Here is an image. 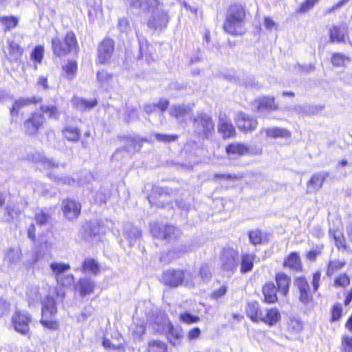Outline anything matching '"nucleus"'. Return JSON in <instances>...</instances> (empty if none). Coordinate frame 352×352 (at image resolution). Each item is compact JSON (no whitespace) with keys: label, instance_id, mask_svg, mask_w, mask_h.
<instances>
[{"label":"nucleus","instance_id":"nucleus-1","mask_svg":"<svg viewBox=\"0 0 352 352\" xmlns=\"http://www.w3.org/2000/svg\"><path fill=\"white\" fill-rule=\"evenodd\" d=\"M58 120L60 111L55 105H41L38 110L32 111L23 121L21 131L25 136L32 138L38 135L44 129L46 124V118Z\"/></svg>","mask_w":352,"mask_h":352},{"label":"nucleus","instance_id":"nucleus-2","mask_svg":"<svg viewBox=\"0 0 352 352\" xmlns=\"http://www.w3.org/2000/svg\"><path fill=\"white\" fill-rule=\"evenodd\" d=\"M248 14L245 3L234 2L230 4L222 25L224 32L234 36L242 35Z\"/></svg>","mask_w":352,"mask_h":352},{"label":"nucleus","instance_id":"nucleus-3","mask_svg":"<svg viewBox=\"0 0 352 352\" xmlns=\"http://www.w3.org/2000/svg\"><path fill=\"white\" fill-rule=\"evenodd\" d=\"M50 45L53 56L56 58H62L71 54L78 56L80 50L77 36L71 30L63 36L56 31L51 39Z\"/></svg>","mask_w":352,"mask_h":352},{"label":"nucleus","instance_id":"nucleus-4","mask_svg":"<svg viewBox=\"0 0 352 352\" xmlns=\"http://www.w3.org/2000/svg\"><path fill=\"white\" fill-rule=\"evenodd\" d=\"M58 309L55 299L52 296H46L41 302V317L40 323L43 328L56 331L59 329L60 322L54 317Z\"/></svg>","mask_w":352,"mask_h":352},{"label":"nucleus","instance_id":"nucleus-5","mask_svg":"<svg viewBox=\"0 0 352 352\" xmlns=\"http://www.w3.org/2000/svg\"><path fill=\"white\" fill-rule=\"evenodd\" d=\"M192 123L196 135L201 139H208L214 133L215 124L212 116L201 111L192 118Z\"/></svg>","mask_w":352,"mask_h":352},{"label":"nucleus","instance_id":"nucleus-6","mask_svg":"<svg viewBox=\"0 0 352 352\" xmlns=\"http://www.w3.org/2000/svg\"><path fill=\"white\" fill-rule=\"evenodd\" d=\"M150 233L153 237L168 243L178 241L182 235V232L178 228L169 223L161 225L153 223L150 226Z\"/></svg>","mask_w":352,"mask_h":352},{"label":"nucleus","instance_id":"nucleus-7","mask_svg":"<svg viewBox=\"0 0 352 352\" xmlns=\"http://www.w3.org/2000/svg\"><path fill=\"white\" fill-rule=\"evenodd\" d=\"M32 322L31 314L25 310H15L11 317V324L15 331L27 336L30 333V324Z\"/></svg>","mask_w":352,"mask_h":352},{"label":"nucleus","instance_id":"nucleus-8","mask_svg":"<svg viewBox=\"0 0 352 352\" xmlns=\"http://www.w3.org/2000/svg\"><path fill=\"white\" fill-rule=\"evenodd\" d=\"M173 192V189L168 187L153 186L147 195V200L151 206L163 208L171 204V201H168L167 199L171 197Z\"/></svg>","mask_w":352,"mask_h":352},{"label":"nucleus","instance_id":"nucleus-9","mask_svg":"<svg viewBox=\"0 0 352 352\" xmlns=\"http://www.w3.org/2000/svg\"><path fill=\"white\" fill-rule=\"evenodd\" d=\"M252 107L254 113H272L280 109L275 97L270 95H263L256 98L252 102Z\"/></svg>","mask_w":352,"mask_h":352},{"label":"nucleus","instance_id":"nucleus-10","mask_svg":"<svg viewBox=\"0 0 352 352\" xmlns=\"http://www.w3.org/2000/svg\"><path fill=\"white\" fill-rule=\"evenodd\" d=\"M60 209L64 218L67 221L74 222L78 219L81 214L82 205L80 201L67 197L62 200Z\"/></svg>","mask_w":352,"mask_h":352},{"label":"nucleus","instance_id":"nucleus-11","mask_svg":"<svg viewBox=\"0 0 352 352\" xmlns=\"http://www.w3.org/2000/svg\"><path fill=\"white\" fill-rule=\"evenodd\" d=\"M187 271L182 269H168L164 271L160 281L164 285L175 288L183 285Z\"/></svg>","mask_w":352,"mask_h":352},{"label":"nucleus","instance_id":"nucleus-12","mask_svg":"<svg viewBox=\"0 0 352 352\" xmlns=\"http://www.w3.org/2000/svg\"><path fill=\"white\" fill-rule=\"evenodd\" d=\"M115 41L110 37H104L98 44L97 59L100 65L109 63L114 52Z\"/></svg>","mask_w":352,"mask_h":352},{"label":"nucleus","instance_id":"nucleus-13","mask_svg":"<svg viewBox=\"0 0 352 352\" xmlns=\"http://www.w3.org/2000/svg\"><path fill=\"white\" fill-rule=\"evenodd\" d=\"M234 122L239 130L243 133L254 131L258 125V122L255 118L242 111L236 113Z\"/></svg>","mask_w":352,"mask_h":352},{"label":"nucleus","instance_id":"nucleus-14","mask_svg":"<svg viewBox=\"0 0 352 352\" xmlns=\"http://www.w3.org/2000/svg\"><path fill=\"white\" fill-rule=\"evenodd\" d=\"M294 284L299 292V300L304 305L311 303L314 300V296L306 276L300 275L296 277Z\"/></svg>","mask_w":352,"mask_h":352},{"label":"nucleus","instance_id":"nucleus-15","mask_svg":"<svg viewBox=\"0 0 352 352\" xmlns=\"http://www.w3.org/2000/svg\"><path fill=\"white\" fill-rule=\"evenodd\" d=\"M238 254V251L232 247L223 248L221 254V261L223 270L232 272L236 270L239 265L236 262Z\"/></svg>","mask_w":352,"mask_h":352},{"label":"nucleus","instance_id":"nucleus-16","mask_svg":"<svg viewBox=\"0 0 352 352\" xmlns=\"http://www.w3.org/2000/svg\"><path fill=\"white\" fill-rule=\"evenodd\" d=\"M282 266L293 272L300 273L304 271V264L300 254L296 251L290 252L284 257Z\"/></svg>","mask_w":352,"mask_h":352},{"label":"nucleus","instance_id":"nucleus-17","mask_svg":"<svg viewBox=\"0 0 352 352\" xmlns=\"http://www.w3.org/2000/svg\"><path fill=\"white\" fill-rule=\"evenodd\" d=\"M330 43H345L349 38V27L346 23H342L333 25L329 30Z\"/></svg>","mask_w":352,"mask_h":352},{"label":"nucleus","instance_id":"nucleus-18","mask_svg":"<svg viewBox=\"0 0 352 352\" xmlns=\"http://www.w3.org/2000/svg\"><path fill=\"white\" fill-rule=\"evenodd\" d=\"M25 52L24 48L14 40L7 41L6 50L4 56L6 60L10 63H18L21 60Z\"/></svg>","mask_w":352,"mask_h":352},{"label":"nucleus","instance_id":"nucleus-19","mask_svg":"<svg viewBox=\"0 0 352 352\" xmlns=\"http://www.w3.org/2000/svg\"><path fill=\"white\" fill-rule=\"evenodd\" d=\"M217 130L222 139L228 140L236 137L237 132L230 118L224 115L218 119Z\"/></svg>","mask_w":352,"mask_h":352},{"label":"nucleus","instance_id":"nucleus-20","mask_svg":"<svg viewBox=\"0 0 352 352\" xmlns=\"http://www.w3.org/2000/svg\"><path fill=\"white\" fill-rule=\"evenodd\" d=\"M43 98L41 97L32 96L28 98H20L15 100L10 108V116L13 118H17L21 111L25 107L41 103Z\"/></svg>","mask_w":352,"mask_h":352},{"label":"nucleus","instance_id":"nucleus-21","mask_svg":"<svg viewBox=\"0 0 352 352\" xmlns=\"http://www.w3.org/2000/svg\"><path fill=\"white\" fill-rule=\"evenodd\" d=\"M274 279L275 287L278 291V293L281 296L287 297L289 294L292 283L291 276L285 272L279 271L276 272Z\"/></svg>","mask_w":352,"mask_h":352},{"label":"nucleus","instance_id":"nucleus-22","mask_svg":"<svg viewBox=\"0 0 352 352\" xmlns=\"http://www.w3.org/2000/svg\"><path fill=\"white\" fill-rule=\"evenodd\" d=\"M102 234L100 223L91 220L86 221L82 225L81 236L83 240L90 241Z\"/></svg>","mask_w":352,"mask_h":352},{"label":"nucleus","instance_id":"nucleus-23","mask_svg":"<svg viewBox=\"0 0 352 352\" xmlns=\"http://www.w3.org/2000/svg\"><path fill=\"white\" fill-rule=\"evenodd\" d=\"M263 296V302L267 305L275 304L278 301V291L275 287L274 282L269 280L265 282L261 288Z\"/></svg>","mask_w":352,"mask_h":352},{"label":"nucleus","instance_id":"nucleus-24","mask_svg":"<svg viewBox=\"0 0 352 352\" xmlns=\"http://www.w3.org/2000/svg\"><path fill=\"white\" fill-rule=\"evenodd\" d=\"M60 75L68 80H74L78 74V63L76 59H67L60 67Z\"/></svg>","mask_w":352,"mask_h":352},{"label":"nucleus","instance_id":"nucleus-25","mask_svg":"<svg viewBox=\"0 0 352 352\" xmlns=\"http://www.w3.org/2000/svg\"><path fill=\"white\" fill-rule=\"evenodd\" d=\"M263 312L264 310L256 300L249 302L245 307L247 317L254 323L261 322Z\"/></svg>","mask_w":352,"mask_h":352},{"label":"nucleus","instance_id":"nucleus-26","mask_svg":"<svg viewBox=\"0 0 352 352\" xmlns=\"http://www.w3.org/2000/svg\"><path fill=\"white\" fill-rule=\"evenodd\" d=\"M184 338V331L181 327L174 326L170 322L168 325L166 338L168 342L173 346L182 344Z\"/></svg>","mask_w":352,"mask_h":352},{"label":"nucleus","instance_id":"nucleus-27","mask_svg":"<svg viewBox=\"0 0 352 352\" xmlns=\"http://www.w3.org/2000/svg\"><path fill=\"white\" fill-rule=\"evenodd\" d=\"M225 151L228 156H244L250 153V147L245 144L240 142H234L228 144Z\"/></svg>","mask_w":352,"mask_h":352},{"label":"nucleus","instance_id":"nucleus-28","mask_svg":"<svg viewBox=\"0 0 352 352\" xmlns=\"http://www.w3.org/2000/svg\"><path fill=\"white\" fill-rule=\"evenodd\" d=\"M63 140L71 143H77L81 140L82 131L79 126L67 125L61 130Z\"/></svg>","mask_w":352,"mask_h":352},{"label":"nucleus","instance_id":"nucleus-29","mask_svg":"<svg viewBox=\"0 0 352 352\" xmlns=\"http://www.w3.org/2000/svg\"><path fill=\"white\" fill-rule=\"evenodd\" d=\"M281 320V314L279 309L276 307H269L264 310L261 322L269 327L275 326Z\"/></svg>","mask_w":352,"mask_h":352},{"label":"nucleus","instance_id":"nucleus-30","mask_svg":"<svg viewBox=\"0 0 352 352\" xmlns=\"http://www.w3.org/2000/svg\"><path fill=\"white\" fill-rule=\"evenodd\" d=\"M329 175L327 172H318L313 174L307 182L308 190L318 191L320 190Z\"/></svg>","mask_w":352,"mask_h":352},{"label":"nucleus","instance_id":"nucleus-31","mask_svg":"<svg viewBox=\"0 0 352 352\" xmlns=\"http://www.w3.org/2000/svg\"><path fill=\"white\" fill-rule=\"evenodd\" d=\"M256 255L254 253H242L240 256V273L245 274L250 272L254 266Z\"/></svg>","mask_w":352,"mask_h":352},{"label":"nucleus","instance_id":"nucleus-32","mask_svg":"<svg viewBox=\"0 0 352 352\" xmlns=\"http://www.w3.org/2000/svg\"><path fill=\"white\" fill-rule=\"evenodd\" d=\"M330 236L333 239L335 246L338 250L351 252V248L346 243L344 234L338 230H329Z\"/></svg>","mask_w":352,"mask_h":352},{"label":"nucleus","instance_id":"nucleus-33","mask_svg":"<svg viewBox=\"0 0 352 352\" xmlns=\"http://www.w3.org/2000/svg\"><path fill=\"white\" fill-rule=\"evenodd\" d=\"M248 236L250 243L254 246L267 243L269 241V234L260 229L250 230Z\"/></svg>","mask_w":352,"mask_h":352},{"label":"nucleus","instance_id":"nucleus-34","mask_svg":"<svg viewBox=\"0 0 352 352\" xmlns=\"http://www.w3.org/2000/svg\"><path fill=\"white\" fill-rule=\"evenodd\" d=\"M77 287L79 294L84 297L94 292L96 284L89 278H81L78 281Z\"/></svg>","mask_w":352,"mask_h":352},{"label":"nucleus","instance_id":"nucleus-35","mask_svg":"<svg viewBox=\"0 0 352 352\" xmlns=\"http://www.w3.org/2000/svg\"><path fill=\"white\" fill-rule=\"evenodd\" d=\"M38 165L39 166L38 168L39 170L45 171L47 174V176L50 178H54L55 180L58 178L54 175V170L59 168V165L51 160L47 159L45 157L38 160Z\"/></svg>","mask_w":352,"mask_h":352},{"label":"nucleus","instance_id":"nucleus-36","mask_svg":"<svg viewBox=\"0 0 352 352\" xmlns=\"http://www.w3.org/2000/svg\"><path fill=\"white\" fill-rule=\"evenodd\" d=\"M304 330L303 322L296 318H290L286 326V332L291 337L298 336Z\"/></svg>","mask_w":352,"mask_h":352},{"label":"nucleus","instance_id":"nucleus-37","mask_svg":"<svg viewBox=\"0 0 352 352\" xmlns=\"http://www.w3.org/2000/svg\"><path fill=\"white\" fill-rule=\"evenodd\" d=\"M265 132L266 136L271 139H286L290 138L292 136V133L289 130L278 126L267 128L265 129Z\"/></svg>","mask_w":352,"mask_h":352},{"label":"nucleus","instance_id":"nucleus-38","mask_svg":"<svg viewBox=\"0 0 352 352\" xmlns=\"http://www.w3.org/2000/svg\"><path fill=\"white\" fill-rule=\"evenodd\" d=\"M81 271L83 273H91L97 275L100 272V266L94 258H87L82 263Z\"/></svg>","mask_w":352,"mask_h":352},{"label":"nucleus","instance_id":"nucleus-39","mask_svg":"<svg viewBox=\"0 0 352 352\" xmlns=\"http://www.w3.org/2000/svg\"><path fill=\"white\" fill-rule=\"evenodd\" d=\"M19 19L14 15H0V23L5 32L16 28L19 25Z\"/></svg>","mask_w":352,"mask_h":352},{"label":"nucleus","instance_id":"nucleus-40","mask_svg":"<svg viewBox=\"0 0 352 352\" xmlns=\"http://www.w3.org/2000/svg\"><path fill=\"white\" fill-rule=\"evenodd\" d=\"M146 352H168V346L164 341L151 340L147 343Z\"/></svg>","mask_w":352,"mask_h":352},{"label":"nucleus","instance_id":"nucleus-41","mask_svg":"<svg viewBox=\"0 0 352 352\" xmlns=\"http://www.w3.org/2000/svg\"><path fill=\"white\" fill-rule=\"evenodd\" d=\"M351 281L350 275L343 272L335 276L333 285L336 288H346L350 285Z\"/></svg>","mask_w":352,"mask_h":352},{"label":"nucleus","instance_id":"nucleus-42","mask_svg":"<svg viewBox=\"0 0 352 352\" xmlns=\"http://www.w3.org/2000/svg\"><path fill=\"white\" fill-rule=\"evenodd\" d=\"M97 104L98 100L96 98L88 100L85 98H78L75 99L74 102V107L82 111L89 110L96 106Z\"/></svg>","mask_w":352,"mask_h":352},{"label":"nucleus","instance_id":"nucleus-43","mask_svg":"<svg viewBox=\"0 0 352 352\" xmlns=\"http://www.w3.org/2000/svg\"><path fill=\"white\" fill-rule=\"evenodd\" d=\"M350 61L351 57L341 52H334L331 56V63L335 67H345L346 63Z\"/></svg>","mask_w":352,"mask_h":352},{"label":"nucleus","instance_id":"nucleus-44","mask_svg":"<svg viewBox=\"0 0 352 352\" xmlns=\"http://www.w3.org/2000/svg\"><path fill=\"white\" fill-rule=\"evenodd\" d=\"M346 263L345 261L331 260L327 264L326 274L327 276H331L335 272L345 267Z\"/></svg>","mask_w":352,"mask_h":352},{"label":"nucleus","instance_id":"nucleus-45","mask_svg":"<svg viewBox=\"0 0 352 352\" xmlns=\"http://www.w3.org/2000/svg\"><path fill=\"white\" fill-rule=\"evenodd\" d=\"M190 111V109L182 104H174L170 111L169 114L171 117L176 119L184 118Z\"/></svg>","mask_w":352,"mask_h":352},{"label":"nucleus","instance_id":"nucleus-46","mask_svg":"<svg viewBox=\"0 0 352 352\" xmlns=\"http://www.w3.org/2000/svg\"><path fill=\"white\" fill-rule=\"evenodd\" d=\"M320 0H304L296 8L295 12L297 14H304L312 10Z\"/></svg>","mask_w":352,"mask_h":352},{"label":"nucleus","instance_id":"nucleus-47","mask_svg":"<svg viewBox=\"0 0 352 352\" xmlns=\"http://www.w3.org/2000/svg\"><path fill=\"white\" fill-rule=\"evenodd\" d=\"M342 306L340 302L334 303L330 309L329 321L331 323L338 322L343 315Z\"/></svg>","mask_w":352,"mask_h":352},{"label":"nucleus","instance_id":"nucleus-48","mask_svg":"<svg viewBox=\"0 0 352 352\" xmlns=\"http://www.w3.org/2000/svg\"><path fill=\"white\" fill-rule=\"evenodd\" d=\"M113 75L105 70L98 71L96 74L97 80L102 87H109L112 85Z\"/></svg>","mask_w":352,"mask_h":352},{"label":"nucleus","instance_id":"nucleus-49","mask_svg":"<svg viewBox=\"0 0 352 352\" xmlns=\"http://www.w3.org/2000/svg\"><path fill=\"white\" fill-rule=\"evenodd\" d=\"M324 248V245L322 243L314 245L313 249L305 253V258L309 261H316L317 258L322 254Z\"/></svg>","mask_w":352,"mask_h":352},{"label":"nucleus","instance_id":"nucleus-50","mask_svg":"<svg viewBox=\"0 0 352 352\" xmlns=\"http://www.w3.org/2000/svg\"><path fill=\"white\" fill-rule=\"evenodd\" d=\"M243 177H244V174H243V173L236 175V174H230V173L225 174V173H214L212 175V179L214 180L221 179V180H228V181H232V182L240 180V179H243Z\"/></svg>","mask_w":352,"mask_h":352},{"label":"nucleus","instance_id":"nucleus-51","mask_svg":"<svg viewBox=\"0 0 352 352\" xmlns=\"http://www.w3.org/2000/svg\"><path fill=\"white\" fill-rule=\"evenodd\" d=\"M45 49L43 45H36L30 53V58L33 62L41 63L43 59Z\"/></svg>","mask_w":352,"mask_h":352},{"label":"nucleus","instance_id":"nucleus-52","mask_svg":"<svg viewBox=\"0 0 352 352\" xmlns=\"http://www.w3.org/2000/svg\"><path fill=\"white\" fill-rule=\"evenodd\" d=\"M179 320L185 324H191L200 321L201 318L199 316L192 315L189 312H183L179 316Z\"/></svg>","mask_w":352,"mask_h":352},{"label":"nucleus","instance_id":"nucleus-53","mask_svg":"<svg viewBox=\"0 0 352 352\" xmlns=\"http://www.w3.org/2000/svg\"><path fill=\"white\" fill-rule=\"evenodd\" d=\"M56 280L60 286L67 287L73 284L74 277L72 274H62L56 277Z\"/></svg>","mask_w":352,"mask_h":352},{"label":"nucleus","instance_id":"nucleus-54","mask_svg":"<svg viewBox=\"0 0 352 352\" xmlns=\"http://www.w3.org/2000/svg\"><path fill=\"white\" fill-rule=\"evenodd\" d=\"M50 268L55 274L56 277L62 275L61 274L70 269V265L66 263H52L50 264Z\"/></svg>","mask_w":352,"mask_h":352},{"label":"nucleus","instance_id":"nucleus-55","mask_svg":"<svg viewBox=\"0 0 352 352\" xmlns=\"http://www.w3.org/2000/svg\"><path fill=\"white\" fill-rule=\"evenodd\" d=\"M34 219L38 226L45 225L50 219V215L42 210L34 214Z\"/></svg>","mask_w":352,"mask_h":352},{"label":"nucleus","instance_id":"nucleus-56","mask_svg":"<svg viewBox=\"0 0 352 352\" xmlns=\"http://www.w3.org/2000/svg\"><path fill=\"white\" fill-rule=\"evenodd\" d=\"M142 230L139 228H134L129 230L126 234V239L129 241V243L133 245V243L138 239H140L142 237Z\"/></svg>","mask_w":352,"mask_h":352},{"label":"nucleus","instance_id":"nucleus-57","mask_svg":"<svg viewBox=\"0 0 352 352\" xmlns=\"http://www.w3.org/2000/svg\"><path fill=\"white\" fill-rule=\"evenodd\" d=\"M228 292V286L223 285L219 289L212 291L210 294V298L214 300H219L221 297L224 296Z\"/></svg>","mask_w":352,"mask_h":352},{"label":"nucleus","instance_id":"nucleus-58","mask_svg":"<svg viewBox=\"0 0 352 352\" xmlns=\"http://www.w3.org/2000/svg\"><path fill=\"white\" fill-rule=\"evenodd\" d=\"M155 139L160 142L164 143H170L172 142L176 141L179 136L177 135H167V134H162V133H155Z\"/></svg>","mask_w":352,"mask_h":352},{"label":"nucleus","instance_id":"nucleus-59","mask_svg":"<svg viewBox=\"0 0 352 352\" xmlns=\"http://www.w3.org/2000/svg\"><path fill=\"white\" fill-rule=\"evenodd\" d=\"M321 272L319 270H316L312 273L311 285L314 292H317L320 287L321 280Z\"/></svg>","mask_w":352,"mask_h":352},{"label":"nucleus","instance_id":"nucleus-60","mask_svg":"<svg viewBox=\"0 0 352 352\" xmlns=\"http://www.w3.org/2000/svg\"><path fill=\"white\" fill-rule=\"evenodd\" d=\"M342 351L352 352V336L344 335L342 337Z\"/></svg>","mask_w":352,"mask_h":352},{"label":"nucleus","instance_id":"nucleus-61","mask_svg":"<svg viewBox=\"0 0 352 352\" xmlns=\"http://www.w3.org/2000/svg\"><path fill=\"white\" fill-rule=\"evenodd\" d=\"M21 210L13 206H8L5 208V215L8 217V221H12L15 217L21 214Z\"/></svg>","mask_w":352,"mask_h":352},{"label":"nucleus","instance_id":"nucleus-62","mask_svg":"<svg viewBox=\"0 0 352 352\" xmlns=\"http://www.w3.org/2000/svg\"><path fill=\"white\" fill-rule=\"evenodd\" d=\"M201 334V331L199 327H194L190 329L187 332V340L189 342L198 339Z\"/></svg>","mask_w":352,"mask_h":352},{"label":"nucleus","instance_id":"nucleus-63","mask_svg":"<svg viewBox=\"0 0 352 352\" xmlns=\"http://www.w3.org/2000/svg\"><path fill=\"white\" fill-rule=\"evenodd\" d=\"M118 28L120 32H126L130 30V23L127 18L119 19Z\"/></svg>","mask_w":352,"mask_h":352},{"label":"nucleus","instance_id":"nucleus-64","mask_svg":"<svg viewBox=\"0 0 352 352\" xmlns=\"http://www.w3.org/2000/svg\"><path fill=\"white\" fill-rule=\"evenodd\" d=\"M102 345L104 347V349L109 350H118L122 347V346H116L114 344L111 342V341L107 338V337L104 336L102 339Z\"/></svg>","mask_w":352,"mask_h":352}]
</instances>
